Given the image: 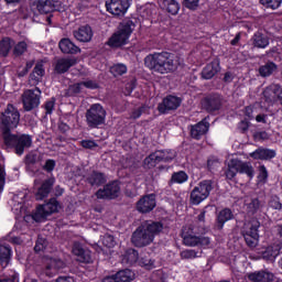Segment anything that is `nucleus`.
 I'll use <instances>...</instances> for the list:
<instances>
[{
	"label": "nucleus",
	"instance_id": "42",
	"mask_svg": "<svg viewBox=\"0 0 282 282\" xmlns=\"http://www.w3.org/2000/svg\"><path fill=\"white\" fill-rule=\"evenodd\" d=\"M237 173H239L238 160H231L226 171L227 180H235V177L237 176Z\"/></svg>",
	"mask_w": 282,
	"mask_h": 282
},
{
	"label": "nucleus",
	"instance_id": "13",
	"mask_svg": "<svg viewBox=\"0 0 282 282\" xmlns=\"http://www.w3.org/2000/svg\"><path fill=\"white\" fill-rule=\"evenodd\" d=\"M120 196V184L118 182L108 183L96 192L97 199H116Z\"/></svg>",
	"mask_w": 282,
	"mask_h": 282
},
{
	"label": "nucleus",
	"instance_id": "20",
	"mask_svg": "<svg viewBox=\"0 0 282 282\" xmlns=\"http://www.w3.org/2000/svg\"><path fill=\"white\" fill-rule=\"evenodd\" d=\"M65 269V262L61 259H50L46 263L45 268L43 269V274L46 276H54L58 270Z\"/></svg>",
	"mask_w": 282,
	"mask_h": 282
},
{
	"label": "nucleus",
	"instance_id": "52",
	"mask_svg": "<svg viewBox=\"0 0 282 282\" xmlns=\"http://www.w3.org/2000/svg\"><path fill=\"white\" fill-rule=\"evenodd\" d=\"M197 257H199V252L193 249H187L181 252L182 259H197Z\"/></svg>",
	"mask_w": 282,
	"mask_h": 282
},
{
	"label": "nucleus",
	"instance_id": "5",
	"mask_svg": "<svg viewBox=\"0 0 282 282\" xmlns=\"http://www.w3.org/2000/svg\"><path fill=\"white\" fill-rule=\"evenodd\" d=\"M2 140L6 147L15 149L17 155H23L25 149H30L32 147V137L29 134H22L19 137L11 132L7 137H2Z\"/></svg>",
	"mask_w": 282,
	"mask_h": 282
},
{
	"label": "nucleus",
	"instance_id": "35",
	"mask_svg": "<svg viewBox=\"0 0 282 282\" xmlns=\"http://www.w3.org/2000/svg\"><path fill=\"white\" fill-rule=\"evenodd\" d=\"M117 282H131L135 279L133 271L129 269L121 270L115 274Z\"/></svg>",
	"mask_w": 282,
	"mask_h": 282
},
{
	"label": "nucleus",
	"instance_id": "19",
	"mask_svg": "<svg viewBox=\"0 0 282 282\" xmlns=\"http://www.w3.org/2000/svg\"><path fill=\"white\" fill-rule=\"evenodd\" d=\"M73 36L79 43H89L91 39H94V30H91V26L86 24L73 31Z\"/></svg>",
	"mask_w": 282,
	"mask_h": 282
},
{
	"label": "nucleus",
	"instance_id": "62",
	"mask_svg": "<svg viewBox=\"0 0 282 282\" xmlns=\"http://www.w3.org/2000/svg\"><path fill=\"white\" fill-rule=\"evenodd\" d=\"M34 67V59L26 62L25 68L19 73V76L23 77L30 72V68Z\"/></svg>",
	"mask_w": 282,
	"mask_h": 282
},
{
	"label": "nucleus",
	"instance_id": "34",
	"mask_svg": "<svg viewBox=\"0 0 282 282\" xmlns=\"http://www.w3.org/2000/svg\"><path fill=\"white\" fill-rule=\"evenodd\" d=\"M276 69H279V66H276L274 62H268L265 65L259 67V74L262 78H268V76H272Z\"/></svg>",
	"mask_w": 282,
	"mask_h": 282
},
{
	"label": "nucleus",
	"instance_id": "51",
	"mask_svg": "<svg viewBox=\"0 0 282 282\" xmlns=\"http://www.w3.org/2000/svg\"><path fill=\"white\" fill-rule=\"evenodd\" d=\"M281 1L282 0H260V3L267 8H271V10H276V8L281 6Z\"/></svg>",
	"mask_w": 282,
	"mask_h": 282
},
{
	"label": "nucleus",
	"instance_id": "41",
	"mask_svg": "<svg viewBox=\"0 0 282 282\" xmlns=\"http://www.w3.org/2000/svg\"><path fill=\"white\" fill-rule=\"evenodd\" d=\"M245 206L248 213L254 215V213L261 208V200H259V198H249L245 200Z\"/></svg>",
	"mask_w": 282,
	"mask_h": 282
},
{
	"label": "nucleus",
	"instance_id": "11",
	"mask_svg": "<svg viewBox=\"0 0 282 282\" xmlns=\"http://www.w3.org/2000/svg\"><path fill=\"white\" fill-rule=\"evenodd\" d=\"M32 9L39 14H52V12H63L61 2L54 0H35L32 2Z\"/></svg>",
	"mask_w": 282,
	"mask_h": 282
},
{
	"label": "nucleus",
	"instance_id": "29",
	"mask_svg": "<svg viewBox=\"0 0 282 282\" xmlns=\"http://www.w3.org/2000/svg\"><path fill=\"white\" fill-rule=\"evenodd\" d=\"M140 257L138 250L128 249L122 256L121 263L123 265H133V263H138Z\"/></svg>",
	"mask_w": 282,
	"mask_h": 282
},
{
	"label": "nucleus",
	"instance_id": "55",
	"mask_svg": "<svg viewBox=\"0 0 282 282\" xmlns=\"http://www.w3.org/2000/svg\"><path fill=\"white\" fill-rule=\"evenodd\" d=\"M270 208H273L274 210H281L282 204L278 196L271 197L269 202Z\"/></svg>",
	"mask_w": 282,
	"mask_h": 282
},
{
	"label": "nucleus",
	"instance_id": "64",
	"mask_svg": "<svg viewBox=\"0 0 282 282\" xmlns=\"http://www.w3.org/2000/svg\"><path fill=\"white\" fill-rule=\"evenodd\" d=\"M26 164H36V154H28L25 156Z\"/></svg>",
	"mask_w": 282,
	"mask_h": 282
},
{
	"label": "nucleus",
	"instance_id": "49",
	"mask_svg": "<svg viewBox=\"0 0 282 282\" xmlns=\"http://www.w3.org/2000/svg\"><path fill=\"white\" fill-rule=\"evenodd\" d=\"M102 245L106 246V248H113L116 246V238H113L112 235L106 234L102 239Z\"/></svg>",
	"mask_w": 282,
	"mask_h": 282
},
{
	"label": "nucleus",
	"instance_id": "57",
	"mask_svg": "<svg viewBox=\"0 0 282 282\" xmlns=\"http://www.w3.org/2000/svg\"><path fill=\"white\" fill-rule=\"evenodd\" d=\"M259 181L260 182H265L268 180V169H265V165H260L259 166Z\"/></svg>",
	"mask_w": 282,
	"mask_h": 282
},
{
	"label": "nucleus",
	"instance_id": "60",
	"mask_svg": "<svg viewBox=\"0 0 282 282\" xmlns=\"http://www.w3.org/2000/svg\"><path fill=\"white\" fill-rule=\"evenodd\" d=\"M82 90H83V83L74 84L68 88V91L70 94H80Z\"/></svg>",
	"mask_w": 282,
	"mask_h": 282
},
{
	"label": "nucleus",
	"instance_id": "31",
	"mask_svg": "<svg viewBox=\"0 0 282 282\" xmlns=\"http://www.w3.org/2000/svg\"><path fill=\"white\" fill-rule=\"evenodd\" d=\"M281 245H271L262 252V258L267 261H274L279 257Z\"/></svg>",
	"mask_w": 282,
	"mask_h": 282
},
{
	"label": "nucleus",
	"instance_id": "21",
	"mask_svg": "<svg viewBox=\"0 0 282 282\" xmlns=\"http://www.w3.org/2000/svg\"><path fill=\"white\" fill-rule=\"evenodd\" d=\"M43 63H45V61L37 62L33 72L30 74L29 80L32 85H39V83L43 80V77L45 76V66H43Z\"/></svg>",
	"mask_w": 282,
	"mask_h": 282
},
{
	"label": "nucleus",
	"instance_id": "56",
	"mask_svg": "<svg viewBox=\"0 0 282 282\" xmlns=\"http://www.w3.org/2000/svg\"><path fill=\"white\" fill-rule=\"evenodd\" d=\"M184 6L188 10H197V8L199 7V0H185Z\"/></svg>",
	"mask_w": 282,
	"mask_h": 282
},
{
	"label": "nucleus",
	"instance_id": "7",
	"mask_svg": "<svg viewBox=\"0 0 282 282\" xmlns=\"http://www.w3.org/2000/svg\"><path fill=\"white\" fill-rule=\"evenodd\" d=\"M261 227V223L259 219L252 218L247 221L242 228V236L245 241L249 248H257L259 245V228Z\"/></svg>",
	"mask_w": 282,
	"mask_h": 282
},
{
	"label": "nucleus",
	"instance_id": "33",
	"mask_svg": "<svg viewBox=\"0 0 282 282\" xmlns=\"http://www.w3.org/2000/svg\"><path fill=\"white\" fill-rule=\"evenodd\" d=\"M230 219H232V212L229 208L220 210L217 216L216 225L218 230H221V228H224V224H226V221H230Z\"/></svg>",
	"mask_w": 282,
	"mask_h": 282
},
{
	"label": "nucleus",
	"instance_id": "50",
	"mask_svg": "<svg viewBox=\"0 0 282 282\" xmlns=\"http://www.w3.org/2000/svg\"><path fill=\"white\" fill-rule=\"evenodd\" d=\"M47 248V239L39 237L34 247L35 252H43Z\"/></svg>",
	"mask_w": 282,
	"mask_h": 282
},
{
	"label": "nucleus",
	"instance_id": "27",
	"mask_svg": "<svg viewBox=\"0 0 282 282\" xmlns=\"http://www.w3.org/2000/svg\"><path fill=\"white\" fill-rule=\"evenodd\" d=\"M276 152L274 150H268L259 148L254 152L250 153V158L253 160H272V158H275Z\"/></svg>",
	"mask_w": 282,
	"mask_h": 282
},
{
	"label": "nucleus",
	"instance_id": "37",
	"mask_svg": "<svg viewBox=\"0 0 282 282\" xmlns=\"http://www.w3.org/2000/svg\"><path fill=\"white\" fill-rule=\"evenodd\" d=\"M14 45V41L10 37H3L0 41V56H8Z\"/></svg>",
	"mask_w": 282,
	"mask_h": 282
},
{
	"label": "nucleus",
	"instance_id": "8",
	"mask_svg": "<svg viewBox=\"0 0 282 282\" xmlns=\"http://www.w3.org/2000/svg\"><path fill=\"white\" fill-rule=\"evenodd\" d=\"M61 204L55 198H51L50 202L43 205H39L35 210L32 213L31 217L33 221L41 223L45 221L50 215L58 213Z\"/></svg>",
	"mask_w": 282,
	"mask_h": 282
},
{
	"label": "nucleus",
	"instance_id": "22",
	"mask_svg": "<svg viewBox=\"0 0 282 282\" xmlns=\"http://www.w3.org/2000/svg\"><path fill=\"white\" fill-rule=\"evenodd\" d=\"M54 186V178H47L45 180L42 185L37 188V192L35 193V199L37 202H41L52 193V188Z\"/></svg>",
	"mask_w": 282,
	"mask_h": 282
},
{
	"label": "nucleus",
	"instance_id": "9",
	"mask_svg": "<svg viewBox=\"0 0 282 282\" xmlns=\"http://www.w3.org/2000/svg\"><path fill=\"white\" fill-rule=\"evenodd\" d=\"M41 89H26L22 94V104L25 111H32L41 105Z\"/></svg>",
	"mask_w": 282,
	"mask_h": 282
},
{
	"label": "nucleus",
	"instance_id": "18",
	"mask_svg": "<svg viewBox=\"0 0 282 282\" xmlns=\"http://www.w3.org/2000/svg\"><path fill=\"white\" fill-rule=\"evenodd\" d=\"M155 206V195L153 194L145 195L137 202V210L142 214L151 213Z\"/></svg>",
	"mask_w": 282,
	"mask_h": 282
},
{
	"label": "nucleus",
	"instance_id": "32",
	"mask_svg": "<svg viewBox=\"0 0 282 282\" xmlns=\"http://www.w3.org/2000/svg\"><path fill=\"white\" fill-rule=\"evenodd\" d=\"M238 173L247 175L249 180H252L254 177V167L250 162H243L238 160Z\"/></svg>",
	"mask_w": 282,
	"mask_h": 282
},
{
	"label": "nucleus",
	"instance_id": "58",
	"mask_svg": "<svg viewBox=\"0 0 282 282\" xmlns=\"http://www.w3.org/2000/svg\"><path fill=\"white\" fill-rule=\"evenodd\" d=\"M207 166H208L209 171H215L216 169H219V166H220L219 160L209 159L207 161Z\"/></svg>",
	"mask_w": 282,
	"mask_h": 282
},
{
	"label": "nucleus",
	"instance_id": "43",
	"mask_svg": "<svg viewBox=\"0 0 282 282\" xmlns=\"http://www.w3.org/2000/svg\"><path fill=\"white\" fill-rule=\"evenodd\" d=\"M167 12L170 14H177V12H180V2L176 0H164L163 1Z\"/></svg>",
	"mask_w": 282,
	"mask_h": 282
},
{
	"label": "nucleus",
	"instance_id": "39",
	"mask_svg": "<svg viewBox=\"0 0 282 282\" xmlns=\"http://www.w3.org/2000/svg\"><path fill=\"white\" fill-rule=\"evenodd\" d=\"M263 94L268 102H276L279 100V86H270Z\"/></svg>",
	"mask_w": 282,
	"mask_h": 282
},
{
	"label": "nucleus",
	"instance_id": "1",
	"mask_svg": "<svg viewBox=\"0 0 282 282\" xmlns=\"http://www.w3.org/2000/svg\"><path fill=\"white\" fill-rule=\"evenodd\" d=\"M144 65L152 72V74H159L165 76V74H173L177 72L180 62L174 54L169 52L149 54L144 58Z\"/></svg>",
	"mask_w": 282,
	"mask_h": 282
},
{
	"label": "nucleus",
	"instance_id": "14",
	"mask_svg": "<svg viewBox=\"0 0 282 282\" xmlns=\"http://www.w3.org/2000/svg\"><path fill=\"white\" fill-rule=\"evenodd\" d=\"M130 6L131 3L129 0H110L109 2H106L107 12H110V14H113L115 17H123Z\"/></svg>",
	"mask_w": 282,
	"mask_h": 282
},
{
	"label": "nucleus",
	"instance_id": "10",
	"mask_svg": "<svg viewBox=\"0 0 282 282\" xmlns=\"http://www.w3.org/2000/svg\"><path fill=\"white\" fill-rule=\"evenodd\" d=\"M210 191H213V182L212 181H203L200 182L191 193V202L192 204H202L204 199H207L208 195H210Z\"/></svg>",
	"mask_w": 282,
	"mask_h": 282
},
{
	"label": "nucleus",
	"instance_id": "40",
	"mask_svg": "<svg viewBox=\"0 0 282 282\" xmlns=\"http://www.w3.org/2000/svg\"><path fill=\"white\" fill-rule=\"evenodd\" d=\"M87 182L90 186H100L101 184H105V175L102 173L93 172L88 177Z\"/></svg>",
	"mask_w": 282,
	"mask_h": 282
},
{
	"label": "nucleus",
	"instance_id": "25",
	"mask_svg": "<svg viewBox=\"0 0 282 282\" xmlns=\"http://www.w3.org/2000/svg\"><path fill=\"white\" fill-rule=\"evenodd\" d=\"M73 254L75 257H78L77 260L80 261V263H90L91 262V254L89 251L84 250L83 246L80 243L75 242L73 246Z\"/></svg>",
	"mask_w": 282,
	"mask_h": 282
},
{
	"label": "nucleus",
	"instance_id": "45",
	"mask_svg": "<svg viewBox=\"0 0 282 282\" xmlns=\"http://www.w3.org/2000/svg\"><path fill=\"white\" fill-rule=\"evenodd\" d=\"M143 164H144V166H147V169H153V167L158 166V164H160V161L158 159L156 152H153L148 158H145L143 161Z\"/></svg>",
	"mask_w": 282,
	"mask_h": 282
},
{
	"label": "nucleus",
	"instance_id": "16",
	"mask_svg": "<svg viewBox=\"0 0 282 282\" xmlns=\"http://www.w3.org/2000/svg\"><path fill=\"white\" fill-rule=\"evenodd\" d=\"M78 63V59L76 57H62L58 58L54 64V72L55 74H66V72H69L74 65Z\"/></svg>",
	"mask_w": 282,
	"mask_h": 282
},
{
	"label": "nucleus",
	"instance_id": "28",
	"mask_svg": "<svg viewBox=\"0 0 282 282\" xmlns=\"http://www.w3.org/2000/svg\"><path fill=\"white\" fill-rule=\"evenodd\" d=\"M249 281L252 282H270L274 279V275L265 271H257L248 274Z\"/></svg>",
	"mask_w": 282,
	"mask_h": 282
},
{
	"label": "nucleus",
	"instance_id": "54",
	"mask_svg": "<svg viewBox=\"0 0 282 282\" xmlns=\"http://www.w3.org/2000/svg\"><path fill=\"white\" fill-rule=\"evenodd\" d=\"M124 194L127 197H135L138 195V188L134 184L130 183L126 186Z\"/></svg>",
	"mask_w": 282,
	"mask_h": 282
},
{
	"label": "nucleus",
	"instance_id": "48",
	"mask_svg": "<svg viewBox=\"0 0 282 282\" xmlns=\"http://www.w3.org/2000/svg\"><path fill=\"white\" fill-rule=\"evenodd\" d=\"M25 52H28V43L23 41L19 42L13 48L14 56H22Z\"/></svg>",
	"mask_w": 282,
	"mask_h": 282
},
{
	"label": "nucleus",
	"instance_id": "23",
	"mask_svg": "<svg viewBox=\"0 0 282 282\" xmlns=\"http://www.w3.org/2000/svg\"><path fill=\"white\" fill-rule=\"evenodd\" d=\"M208 129H210V123H208L205 118L200 122L192 127L191 135L192 138H195V140H199L202 135H206V133H208Z\"/></svg>",
	"mask_w": 282,
	"mask_h": 282
},
{
	"label": "nucleus",
	"instance_id": "30",
	"mask_svg": "<svg viewBox=\"0 0 282 282\" xmlns=\"http://www.w3.org/2000/svg\"><path fill=\"white\" fill-rule=\"evenodd\" d=\"M10 259H12V249L10 246H0V265L8 268Z\"/></svg>",
	"mask_w": 282,
	"mask_h": 282
},
{
	"label": "nucleus",
	"instance_id": "53",
	"mask_svg": "<svg viewBox=\"0 0 282 282\" xmlns=\"http://www.w3.org/2000/svg\"><path fill=\"white\" fill-rule=\"evenodd\" d=\"M147 111H149V107L142 106L132 111L130 118H132V120H138V118H140V116H142L143 113H147Z\"/></svg>",
	"mask_w": 282,
	"mask_h": 282
},
{
	"label": "nucleus",
	"instance_id": "17",
	"mask_svg": "<svg viewBox=\"0 0 282 282\" xmlns=\"http://www.w3.org/2000/svg\"><path fill=\"white\" fill-rule=\"evenodd\" d=\"M202 105L206 111H219L221 105H224V99L220 95L214 94L205 97Z\"/></svg>",
	"mask_w": 282,
	"mask_h": 282
},
{
	"label": "nucleus",
	"instance_id": "38",
	"mask_svg": "<svg viewBox=\"0 0 282 282\" xmlns=\"http://www.w3.org/2000/svg\"><path fill=\"white\" fill-rule=\"evenodd\" d=\"M253 46L259 48H265L270 45V40L263 33H256L252 37Z\"/></svg>",
	"mask_w": 282,
	"mask_h": 282
},
{
	"label": "nucleus",
	"instance_id": "44",
	"mask_svg": "<svg viewBox=\"0 0 282 282\" xmlns=\"http://www.w3.org/2000/svg\"><path fill=\"white\" fill-rule=\"evenodd\" d=\"M141 268H145V270H153L155 268V261L151 259V256H142L138 261Z\"/></svg>",
	"mask_w": 282,
	"mask_h": 282
},
{
	"label": "nucleus",
	"instance_id": "61",
	"mask_svg": "<svg viewBox=\"0 0 282 282\" xmlns=\"http://www.w3.org/2000/svg\"><path fill=\"white\" fill-rule=\"evenodd\" d=\"M54 105H56V101L54 99H51L45 102L44 109L46 113H52V111H54Z\"/></svg>",
	"mask_w": 282,
	"mask_h": 282
},
{
	"label": "nucleus",
	"instance_id": "26",
	"mask_svg": "<svg viewBox=\"0 0 282 282\" xmlns=\"http://www.w3.org/2000/svg\"><path fill=\"white\" fill-rule=\"evenodd\" d=\"M58 45L63 54H78L80 52V47L76 46L69 39H62Z\"/></svg>",
	"mask_w": 282,
	"mask_h": 282
},
{
	"label": "nucleus",
	"instance_id": "2",
	"mask_svg": "<svg viewBox=\"0 0 282 282\" xmlns=\"http://www.w3.org/2000/svg\"><path fill=\"white\" fill-rule=\"evenodd\" d=\"M164 230L160 221L145 220L132 234L131 243L135 248H147L155 240V237Z\"/></svg>",
	"mask_w": 282,
	"mask_h": 282
},
{
	"label": "nucleus",
	"instance_id": "24",
	"mask_svg": "<svg viewBox=\"0 0 282 282\" xmlns=\"http://www.w3.org/2000/svg\"><path fill=\"white\" fill-rule=\"evenodd\" d=\"M221 67L219 66V59H215L212 63L207 64L202 72V78L205 80H210L214 76L219 74Z\"/></svg>",
	"mask_w": 282,
	"mask_h": 282
},
{
	"label": "nucleus",
	"instance_id": "63",
	"mask_svg": "<svg viewBox=\"0 0 282 282\" xmlns=\"http://www.w3.org/2000/svg\"><path fill=\"white\" fill-rule=\"evenodd\" d=\"M55 282H76V281L69 275H62V276H58Z\"/></svg>",
	"mask_w": 282,
	"mask_h": 282
},
{
	"label": "nucleus",
	"instance_id": "6",
	"mask_svg": "<svg viewBox=\"0 0 282 282\" xmlns=\"http://www.w3.org/2000/svg\"><path fill=\"white\" fill-rule=\"evenodd\" d=\"M107 118V110L100 104H94L86 111V122L90 129H98L105 124Z\"/></svg>",
	"mask_w": 282,
	"mask_h": 282
},
{
	"label": "nucleus",
	"instance_id": "3",
	"mask_svg": "<svg viewBox=\"0 0 282 282\" xmlns=\"http://www.w3.org/2000/svg\"><path fill=\"white\" fill-rule=\"evenodd\" d=\"M19 122H21L19 109L12 104H9L0 116V131L2 138H8V135L12 133V130L19 127Z\"/></svg>",
	"mask_w": 282,
	"mask_h": 282
},
{
	"label": "nucleus",
	"instance_id": "12",
	"mask_svg": "<svg viewBox=\"0 0 282 282\" xmlns=\"http://www.w3.org/2000/svg\"><path fill=\"white\" fill-rule=\"evenodd\" d=\"M184 246L195 247V246H209L210 238L208 237H197L193 235V226H187L183 228L182 232Z\"/></svg>",
	"mask_w": 282,
	"mask_h": 282
},
{
	"label": "nucleus",
	"instance_id": "46",
	"mask_svg": "<svg viewBox=\"0 0 282 282\" xmlns=\"http://www.w3.org/2000/svg\"><path fill=\"white\" fill-rule=\"evenodd\" d=\"M111 74L113 76H122L123 74H127V65L124 64H117L110 67Z\"/></svg>",
	"mask_w": 282,
	"mask_h": 282
},
{
	"label": "nucleus",
	"instance_id": "15",
	"mask_svg": "<svg viewBox=\"0 0 282 282\" xmlns=\"http://www.w3.org/2000/svg\"><path fill=\"white\" fill-rule=\"evenodd\" d=\"M182 105V99L176 96L165 97L161 104L158 106V111L160 113H169V111H175Z\"/></svg>",
	"mask_w": 282,
	"mask_h": 282
},
{
	"label": "nucleus",
	"instance_id": "36",
	"mask_svg": "<svg viewBox=\"0 0 282 282\" xmlns=\"http://www.w3.org/2000/svg\"><path fill=\"white\" fill-rule=\"evenodd\" d=\"M159 162H171L175 160V151L173 150H158L155 151Z\"/></svg>",
	"mask_w": 282,
	"mask_h": 282
},
{
	"label": "nucleus",
	"instance_id": "59",
	"mask_svg": "<svg viewBox=\"0 0 282 282\" xmlns=\"http://www.w3.org/2000/svg\"><path fill=\"white\" fill-rule=\"evenodd\" d=\"M82 147L84 149H96V147H98V143H96V141L94 140H83Z\"/></svg>",
	"mask_w": 282,
	"mask_h": 282
},
{
	"label": "nucleus",
	"instance_id": "4",
	"mask_svg": "<svg viewBox=\"0 0 282 282\" xmlns=\"http://www.w3.org/2000/svg\"><path fill=\"white\" fill-rule=\"evenodd\" d=\"M135 24L131 20H123L118 28V31L111 35L108 40V45L110 47H122L127 45V41L133 33Z\"/></svg>",
	"mask_w": 282,
	"mask_h": 282
},
{
	"label": "nucleus",
	"instance_id": "47",
	"mask_svg": "<svg viewBox=\"0 0 282 282\" xmlns=\"http://www.w3.org/2000/svg\"><path fill=\"white\" fill-rule=\"evenodd\" d=\"M188 180V175L185 172H177L172 175L171 182L175 184H184Z\"/></svg>",
	"mask_w": 282,
	"mask_h": 282
}]
</instances>
